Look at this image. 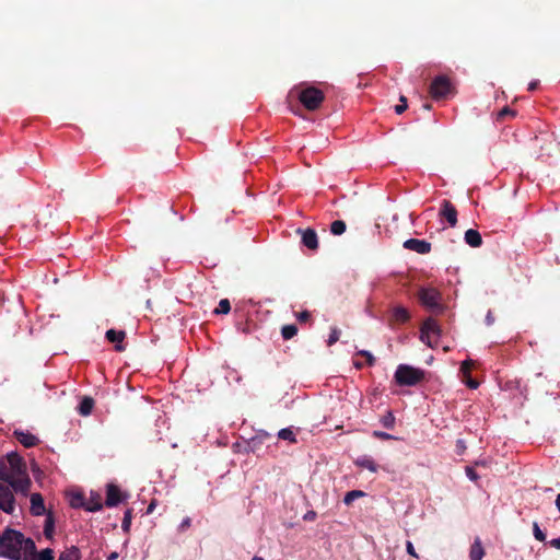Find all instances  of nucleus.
Wrapping results in <instances>:
<instances>
[{"label":"nucleus","mask_w":560,"mask_h":560,"mask_svg":"<svg viewBox=\"0 0 560 560\" xmlns=\"http://www.w3.org/2000/svg\"><path fill=\"white\" fill-rule=\"evenodd\" d=\"M35 541L19 530L7 528L0 535V557L22 560L27 559V555H35Z\"/></svg>","instance_id":"f257e3e1"},{"label":"nucleus","mask_w":560,"mask_h":560,"mask_svg":"<svg viewBox=\"0 0 560 560\" xmlns=\"http://www.w3.org/2000/svg\"><path fill=\"white\" fill-rule=\"evenodd\" d=\"M293 92L296 93V97L301 104L307 110L312 112L318 109L325 100L324 92L315 86H300L295 88Z\"/></svg>","instance_id":"f03ea898"},{"label":"nucleus","mask_w":560,"mask_h":560,"mask_svg":"<svg viewBox=\"0 0 560 560\" xmlns=\"http://www.w3.org/2000/svg\"><path fill=\"white\" fill-rule=\"evenodd\" d=\"M425 372L408 364L398 365L395 381L400 386H415L424 380Z\"/></svg>","instance_id":"7ed1b4c3"},{"label":"nucleus","mask_w":560,"mask_h":560,"mask_svg":"<svg viewBox=\"0 0 560 560\" xmlns=\"http://www.w3.org/2000/svg\"><path fill=\"white\" fill-rule=\"evenodd\" d=\"M431 97L435 101L447 98L456 93L455 86L447 75L435 77L429 88Z\"/></svg>","instance_id":"20e7f679"},{"label":"nucleus","mask_w":560,"mask_h":560,"mask_svg":"<svg viewBox=\"0 0 560 560\" xmlns=\"http://www.w3.org/2000/svg\"><path fill=\"white\" fill-rule=\"evenodd\" d=\"M417 298L422 306L431 312H442V294L441 292L432 287H422L417 293Z\"/></svg>","instance_id":"39448f33"},{"label":"nucleus","mask_w":560,"mask_h":560,"mask_svg":"<svg viewBox=\"0 0 560 560\" xmlns=\"http://www.w3.org/2000/svg\"><path fill=\"white\" fill-rule=\"evenodd\" d=\"M441 336V329L433 318H428L420 330L421 340L429 347H438V339Z\"/></svg>","instance_id":"423d86ee"},{"label":"nucleus","mask_w":560,"mask_h":560,"mask_svg":"<svg viewBox=\"0 0 560 560\" xmlns=\"http://www.w3.org/2000/svg\"><path fill=\"white\" fill-rule=\"evenodd\" d=\"M0 509L12 514L15 510V500L9 485L0 483Z\"/></svg>","instance_id":"0eeeda50"},{"label":"nucleus","mask_w":560,"mask_h":560,"mask_svg":"<svg viewBox=\"0 0 560 560\" xmlns=\"http://www.w3.org/2000/svg\"><path fill=\"white\" fill-rule=\"evenodd\" d=\"M439 217L441 220L444 219L452 228L457 224V210L447 199L442 200Z\"/></svg>","instance_id":"6e6552de"},{"label":"nucleus","mask_w":560,"mask_h":560,"mask_svg":"<svg viewBox=\"0 0 560 560\" xmlns=\"http://www.w3.org/2000/svg\"><path fill=\"white\" fill-rule=\"evenodd\" d=\"M8 485L15 492H21L23 494H26L31 487V479L27 475V471H24L21 475H14V477H12V479H10Z\"/></svg>","instance_id":"1a4fd4ad"},{"label":"nucleus","mask_w":560,"mask_h":560,"mask_svg":"<svg viewBox=\"0 0 560 560\" xmlns=\"http://www.w3.org/2000/svg\"><path fill=\"white\" fill-rule=\"evenodd\" d=\"M404 248L416 252L418 254H429L431 252V243L425 240L409 238L404 242Z\"/></svg>","instance_id":"9d476101"},{"label":"nucleus","mask_w":560,"mask_h":560,"mask_svg":"<svg viewBox=\"0 0 560 560\" xmlns=\"http://www.w3.org/2000/svg\"><path fill=\"white\" fill-rule=\"evenodd\" d=\"M105 338L108 342L114 345V350H124V340L126 339V331L121 329H108L105 332Z\"/></svg>","instance_id":"9b49d317"},{"label":"nucleus","mask_w":560,"mask_h":560,"mask_svg":"<svg viewBox=\"0 0 560 560\" xmlns=\"http://www.w3.org/2000/svg\"><path fill=\"white\" fill-rule=\"evenodd\" d=\"M5 462L13 475H21L26 471V465L18 453H9Z\"/></svg>","instance_id":"f8f14e48"},{"label":"nucleus","mask_w":560,"mask_h":560,"mask_svg":"<svg viewBox=\"0 0 560 560\" xmlns=\"http://www.w3.org/2000/svg\"><path fill=\"white\" fill-rule=\"evenodd\" d=\"M409 319L410 313L406 307L395 306L390 312L388 320L390 325H402L406 324Z\"/></svg>","instance_id":"ddd939ff"},{"label":"nucleus","mask_w":560,"mask_h":560,"mask_svg":"<svg viewBox=\"0 0 560 560\" xmlns=\"http://www.w3.org/2000/svg\"><path fill=\"white\" fill-rule=\"evenodd\" d=\"M302 233V244L308 249L315 250L318 248V237L313 229L299 230Z\"/></svg>","instance_id":"4468645a"},{"label":"nucleus","mask_w":560,"mask_h":560,"mask_svg":"<svg viewBox=\"0 0 560 560\" xmlns=\"http://www.w3.org/2000/svg\"><path fill=\"white\" fill-rule=\"evenodd\" d=\"M122 501V495L119 488L115 485H108L106 491L105 504L109 508L116 506Z\"/></svg>","instance_id":"2eb2a0df"},{"label":"nucleus","mask_w":560,"mask_h":560,"mask_svg":"<svg viewBox=\"0 0 560 560\" xmlns=\"http://www.w3.org/2000/svg\"><path fill=\"white\" fill-rule=\"evenodd\" d=\"M31 513L35 516H40L46 513L44 498L40 493L31 494Z\"/></svg>","instance_id":"dca6fc26"},{"label":"nucleus","mask_w":560,"mask_h":560,"mask_svg":"<svg viewBox=\"0 0 560 560\" xmlns=\"http://www.w3.org/2000/svg\"><path fill=\"white\" fill-rule=\"evenodd\" d=\"M14 434L18 441L25 447H33L39 442L38 438L30 432L15 431Z\"/></svg>","instance_id":"f3484780"},{"label":"nucleus","mask_w":560,"mask_h":560,"mask_svg":"<svg viewBox=\"0 0 560 560\" xmlns=\"http://www.w3.org/2000/svg\"><path fill=\"white\" fill-rule=\"evenodd\" d=\"M465 242L471 247H480L482 237L477 230L469 229L465 232Z\"/></svg>","instance_id":"a211bd4d"},{"label":"nucleus","mask_w":560,"mask_h":560,"mask_svg":"<svg viewBox=\"0 0 560 560\" xmlns=\"http://www.w3.org/2000/svg\"><path fill=\"white\" fill-rule=\"evenodd\" d=\"M483 556H485V550H483L481 540L479 537H476L470 547V552H469L470 560H482Z\"/></svg>","instance_id":"6ab92c4d"},{"label":"nucleus","mask_w":560,"mask_h":560,"mask_svg":"<svg viewBox=\"0 0 560 560\" xmlns=\"http://www.w3.org/2000/svg\"><path fill=\"white\" fill-rule=\"evenodd\" d=\"M81 552L80 549L75 546H71L66 548L62 552H60L58 560H80Z\"/></svg>","instance_id":"aec40b11"},{"label":"nucleus","mask_w":560,"mask_h":560,"mask_svg":"<svg viewBox=\"0 0 560 560\" xmlns=\"http://www.w3.org/2000/svg\"><path fill=\"white\" fill-rule=\"evenodd\" d=\"M355 465L365 468L372 472L377 471V466L374 460L369 456H362L355 460Z\"/></svg>","instance_id":"412c9836"},{"label":"nucleus","mask_w":560,"mask_h":560,"mask_svg":"<svg viewBox=\"0 0 560 560\" xmlns=\"http://www.w3.org/2000/svg\"><path fill=\"white\" fill-rule=\"evenodd\" d=\"M32 557V560H54L55 559V552L50 548H46L37 552L35 551V555H28Z\"/></svg>","instance_id":"4be33fe9"},{"label":"nucleus","mask_w":560,"mask_h":560,"mask_svg":"<svg viewBox=\"0 0 560 560\" xmlns=\"http://www.w3.org/2000/svg\"><path fill=\"white\" fill-rule=\"evenodd\" d=\"M94 400L91 397H84L79 406V412L82 416H89L93 409Z\"/></svg>","instance_id":"5701e85b"},{"label":"nucleus","mask_w":560,"mask_h":560,"mask_svg":"<svg viewBox=\"0 0 560 560\" xmlns=\"http://www.w3.org/2000/svg\"><path fill=\"white\" fill-rule=\"evenodd\" d=\"M54 528H55L54 516L50 512H48L46 520H45V525H44V535L50 539L52 537Z\"/></svg>","instance_id":"b1692460"},{"label":"nucleus","mask_w":560,"mask_h":560,"mask_svg":"<svg viewBox=\"0 0 560 560\" xmlns=\"http://www.w3.org/2000/svg\"><path fill=\"white\" fill-rule=\"evenodd\" d=\"M12 477H14V475L10 470L7 462L4 459H1L0 460V480H2L4 482H9L10 479H12Z\"/></svg>","instance_id":"393cba45"},{"label":"nucleus","mask_w":560,"mask_h":560,"mask_svg":"<svg viewBox=\"0 0 560 560\" xmlns=\"http://www.w3.org/2000/svg\"><path fill=\"white\" fill-rule=\"evenodd\" d=\"M364 495H365V493L361 490H351L346 493V495L343 498V503L346 505H350L354 500H357L359 498H363Z\"/></svg>","instance_id":"a878e982"},{"label":"nucleus","mask_w":560,"mask_h":560,"mask_svg":"<svg viewBox=\"0 0 560 560\" xmlns=\"http://www.w3.org/2000/svg\"><path fill=\"white\" fill-rule=\"evenodd\" d=\"M298 334V327L295 325H285L281 329L283 339L289 340Z\"/></svg>","instance_id":"bb28decb"},{"label":"nucleus","mask_w":560,"mask_h":560,"mask_svg":"<svg viewBox=\"0 0 560 560\" xmlns=\"http://www.w3.org/2000/svg\"><path fill=\"white\" fill-rule=\"evenodd\" d=\"M346 231V223L342 220H336L330 225V232L334 235H341Z\"/></svg>","instance_id":"cd10ccee"},{"label":"nucleus","mask_w":560,"mask_h":560,"mask_svg":"<svg viewBox=\"0 0 560 560\" xmlns=\"http://www.w3.org/2000/svg\"><path fill=\"white\" fill-rule=\"evenodd\" d=\"M231 311V303L228 299H222L219 302L218 307L213 311L214 314L221 315V314H228Z\"/></svg>","instance_id":"c85d7f7f"},{"label":"nucleus","mask_w":560,"mask_h":560,"mask_svg":"<svg viewBox=\"0 0 560 560\" xmlns=\"http://www.w3.org/2000/svg\"><path fill=\"white\" fill-rule=\"evenodd\" d=\"M278 438L281 439V440L290 441V442H295L296 441L294 432L291 429H289V428L281 429L278 432Z\"/></svg>","instance_id":"c756f323"},{"label":"nucleus","mask_w":560,"mask_h":560,"mask_svg":"<svg viewBox=\"0 0 560 560\" xmlns=\"http://www.w3.org/2000/svg\"><path fill=\"white\" fill-rule=\"evenodd\" d=\"M83 506L89 512H96V511H100L103 508V505H102L100 500L94 501L93 499L84 502Z\"/></svg>","instance_id":"7c9ffc66"},{"label":"nucleus","mask_w":560,"mask_h":560,"mask_svg":"<svg viewBox=\"0 0 560 560\" xmlns=\"http://www.w3.org/2000/svg\"><path fill=\"white\" fill-rule=\"evenodd\" d=\"M131 518H132V511L129 509L125 512L122 523H121V528L125 533L129 532V529H130Z\"/></svg>","instance_id":"2f4dec72"},{"label":"nucleus","mask_w":560,"mask_h":560,"mask_svg":"<svg viewBox=\"0 0 560 560\" xmlns=\"http://www.w3.org/2000/svg\"><path fill=\"white\" fill-rule=\"evenodd\" d=\"M475 366V361L468 359L462 362L460 372L464 377L469 376L470 370Z\"/></svg>","instance_id":"473e14b6"},{"label":"nucleus","mask_w":560,"mask_h":560,"mask_svg":"<svg viewBox=\"0 0 560 560\" xmlns=\"http://www.w3.org/2000/svg\"><path fill=\"white\" fill-rule=\"evenodd\" d=\"M382 424L387 429H393L395 424V417L392 412H387L385 416L381 419Z\"/></svg>","instance_id":"72a5a7b5"},{"label":"nucleus","mask_w":560,"mask_h":560,"mask_svg":"<svg viewBox=\"0 0 560 560\" xmlns=\"http://www.w3.org/2000/svg\"><path fill=\"white\" fill-rule=\"evenodd\" d=\"M340 338V330L337 328L331 329L329 334V338L327 340V346L331 347L336 341H338Z\"/></svg>","instance_id":"f704fd0d"},{"label":"nucleus","mask_w":560,"mask_h":560,"mask_svg":"<svg viewBox=\"0 0 560 560\" xmlns=\"http://www.w3.org/2000/svg\"><path fill=\"white\" fill-rule=\"evenodd\" d=\"M533 533L537 540H539V541L546 540L545 533L540 529L539 525L536 522L533 524Z\"/></svg>","instance_id":"c9c22d12"},{"label":"nucleus","mask_w":560,"mask_h":560,"mask_svg":"<svg viewBox=\"0 0 560 560\" xmlns=\"http://www.w3.org/2000/svg\"><path fill=\"white\" fill-rule=\"evenodd\" d=\"M399 101H400V104L395 106V112L398 115L402 114L408 107L407 98L404 95L400 96Z\"/></svg>","instance_id":"e433bc0d"},{"label":"nucleus","mask_w":560,"mask_h":560,"mask_svg":"<svg viewBox=\"0 0 560 560\" xmlns=\"http://www.w3.org/2000/svg\"><path fill=\"white\" fill-rule=\"evenodd\" d=\"M516 113L510 107L505 106L498 113V119H504L506 116L514 117Z\"/></svg>","instance_id":"4c0bfd02"},{"label":"nucleus","mask_w":560,"mask_h":560,"mask_svg":"<svg viewBox=\"0 0 560 560\" xmlns=\"http://www.w3.org/2000/svg\"><path fill=\"white\" fill-rule=\"evenodd\" d=\"M463 382L471 389H476L479 386V382L470 376L463 377Z\"/></svg>","instance_id":"58836bf2"},{"label":"nucleus","mask_w":560,"mask_h":560,"mask_svg":"<svg viewBox=\"0 0 560 560\" xmlns=\"http://www.w3.org/2000/svg\"><path fill=\"white\" fill-rule=\"evenodd\" d=\"M298 319L301 323H306L311 319V313L308 311H303L298 314Z\"/></svg>","instance_id":"ea45409f"},{"label":"nucleus","mask_w":560,"mask_h":560,"mask_svg":"<svg viewBox=\"0 0 560 560\" xmlns=\"http://www.w3.org/2000/svg\"><path fill=\"white\" fill-rule=\"evenodd\" d=\"M373 435L375 438H378V439H382V440H392V439H395L393 435L386 433V432H382V431H374L373 432Z\"/></svg>","instance_id":"a19ab883"},{"label":"nucleus","mask_w":560,"mask_h":560,"mask_svg":"<svg viewBox=\"0 0 560 560\" xmlns=\"http://www.w3.org/2000/svg\"><path fill=\"white\" fill-rule=\"evenodd\" d=\"M466 475L467 477L472 480V481H476L478 480L479 476L477 475V472L474 470V468L471 467H466Z\"/></svg>","instance_id":"79ce46f5"},{"label":"nucleus","mask_w":560,"mask_h":560,"mask_svg":"<svg viewBox=\"0 0 560 560\" xmlns=\"http://www.w3.org/2000/svg\"><path fill=\"white\" fill-rule=\"evenodd\" d=\"M406 550L411 557L418 558V553L416 552L412 542L409 540L406 542Z\"/></svg>","instance_id":"37998d69"},{"label":"nucleus","mask_w":560,"mask_h":560,"mask_svg":"<svg viewBox=\"0 0 560 560\" xmlns=\"http://www.w3.org/2000/svg\"><path fill=\"white\" fill-rule=\"evenodd\" d=\"M317 514L315 511H307L304 516H303V520L306 521V522H312L316 518Z\"/></svg>","instance_id":"c03bdc74"},{"label":"nucleus","mask_w":560,"mask_h":560,"mask_svg":"<svg viewBox=\"0 0 560 560\" xmlns=\"http://www.w3.org/2000/svg\"><path fill=\"white\" fill-rule=\"evenodd\" d=\"M359 354H361L362 357H365L366 359V362L372 365L375 361V359L373 358V355L371 354V352H368V351H364V352H358Z\"/></svg>","instance_id":"a18cd8bd"},{"label":"nucleus","mask_w":560,"mask_h":560,"mask_svg":"<svg viewBox=\"0 0 560 560\" xmlns=\"http://www.w3.org/2000/svg\"><path fill=\"white\" fill-rule=\"evenodd\" d=\"M72 506L77 508V506H83L84 502H83V498L82 495H78L75 497L72 502H71Z\"/></svg>","instance_id":"49530a36"},{"label":"nucleus","mask_w":560,"mask_h":560,"mask_svg":"<svg viewBox=\"0 0 560 560\" xmlns=\"http://www.w3.org/2000/svg\"><path fill=\"white\" fill-rule=\"evenodd\" d=\"M190 522L191 521H190L189 517L184 518L183 522L179 525V530L184 532L185 529H187L190 526Z\"/></svg>","instance_id":"de8ad7c7"},{"label":"nucleus","mask_w":560,"mask_h":560,"mask_svg":"<svg viewBox=\"0 0 560 560\" xmlns=\"http://www.w3.org/2000/svg\"><path fill=\"white\" fill-rule=\"evenodd\" d=\"M549 545L556 549H560V537L559 538H555V539H551L549 541Z\"/></svg>","instance_id":"09e8293b"},{"label":"nucleus","mask_w":560,"mask_h":560,"mask_svg":"<svg viewBox=\"0 0 560 560\" xmlns=\"http://www.w3.org/2000/svg\"><path fill=\"white\" fill-rule=\"evenodd\" d=\"M539 85V81L535 80L529 82L528 84V91H535Z\"/></svg>","instance_id":"8fccbe9b"},{"label":"nucleus","mask_w":560,"mask_h":560,"mask_svg":"<svg viewBox=\"0 0 560 560\" xmlns=\"http://www.w3.org/2000/svg\"><path fill=\"white\" fill-rule=\"evenodd\" d=\"M486 322H487L488 325H491L494 322V317H493L491 311L488 312V314L486 316Z\"/></svg>","instance_id":"3c124183"},{"label":"nucleus","mask_w":560,"mask_h":560,"mask_svg":"<svg viewBox=\"0 0 560 560\" xmlns=\"http://www.w3.org/2000/svg\"><path fill=\"white\" fill-rule=\"evenodd\" d=\"M117 558H118V553H117V552H112V553L108 556L107 560H116Z\"/></svg>","instance_id":"603ef678"},{"label":"nucleus","mask_w":560,"mask_h":560,"mask_svg":"<svg viewBox=\"0 0 560 560\" xmlns=\"http://www.w3.org/2000/svg\"><path fill=\"white\" fill-rule=\"evenodd\" d=\"M353 365L357 368V369H361L362 368V362L358 361V360H353Z\"/></svg>","instance_id":"864d4df0"},{"label":"nucleus","mask_w":560,"mask_h":560,"mask_svg":"<svg viewBox=\"0 0 560 560\" xmlns=\"http://www.w3.org/2000/svg\"><path fill=\"white\" fill-rule=\"evenodd\" d=\"M154 506H155V503H154V502H151V503L149 504V506H148V513H151V512L153 511Z\"/></svg>","instance_id":"5fc2aeb1"},{"label":"nucleus","mask_w":560,"mask_h":560,"mask_svg":"<svg viewBox=\"0 0 560 560\" xmlns=\"http://www.w3.org/2000/svg\"><path fill=\"white\" fill-rule=\"evenodd\" d=\"M423 108L427 109V110H430L431 109V104H429V103L423 104Z\"/></svg>","instance_id":"6e6d98bb"},{"label":"nucleus","mask_w":560,"mask_h":560,"mask_svg":"<svg viewBox=\"0 0 560 560\" xmlns=\"http://www.w3.org/2000/svg\"><path fill=\"white\" fill-rule=\"evenodd\" d=\"M3 301H4L3 295L0 294V307L2 306Z\"/></svg>","instance_id":"4d7b16f0"},{"label":"nucleus","mask_w":560,"mask_h":560,"mask_svg":"<svg viewBox=\"0 0 560 560\" xmlns=\"http://www.w3.org/2000/svg\"><path fill=\"white\" fill-rule=\"evenodd\" d=\"M442 350H443V351L450 350V347H448V346H443V347H442Z\"/></svg>","instance_id":"13d9d810"},{"label":"nucleus","mask_w":560,"mask_h":560,"mask_svg":"<svg viewBox=\"0 0 560 560\" xmlns=\"http://www.w3.org/2000/svg\"><path fill=\"white\" fill-rule=\"evenodd\" d=\"M252 560H264V559L260 557H254Z\"/></svg>","instance_id":"bf43d9fd"},{"label":"nucleus","mask_w":560,"mask_h":560,"mask_svg":"<svg viewBox=\"0 0 560 560\" xmlns=\"http://www.w3.org/2000/svg\"><path fill=\"white\" fill-rule=\"evenodd\" d=\"M24 560H27V559H24Z\"/></svg>","instance_id":"052dcab7"}]
</instances>
